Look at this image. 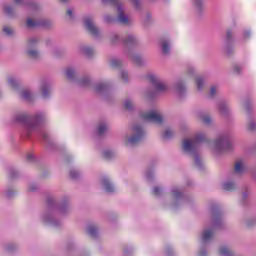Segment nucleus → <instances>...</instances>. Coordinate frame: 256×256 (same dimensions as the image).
Wrapping results in <instances>:
<instances>
[{
  "instance_id": "obj_1",
  "label": "nucleus",
  "mask_w": 256,
  "mask_h": 256,
  "mask_svg": "<svg viewBox=\"0 0 256 256\" xmlns=\"http://www.w3.org/2000/svg\"><path fill=\"white\" fill-rule=\"evenodd\" d=\"M203 141H205V135L197 134L194 138L184 139L182 143L183 151L189 155H194L197 167H201V159H199V156L197 155V148L199 147V143Z\"/></svg>"
},
{
  "instance_id": "obj_2",
  "label": "nucleus",
  "mask_w": 256,
  "mask_h": 256,
  "mask_svg": "<svg viewBox=\"0 0 256 256\" xmlns=\"http://www.w3.org/2000/svg\"><path fill=\"white\" fill-rule=\"evenodd\" d=\"M14 121L24 125L26 133H33L41 124L42 118L41 116L31 117L27 113L20 112L15 114Z\"/></svg>"
},
{
  "instance_id": "obj_3",
  "label": "nucleus",
  "mask_w": 256,
  "mask_h": 256,
  "mask_svg": "<svg viewBox=\"0 0 256 256\" xmlns=\"http://www.w3.org/2000/svg\"><path fill=\"white\" fill-rule=\"evenodd\" d=\"M145 137V130L141 126H134L130 130V136L125 137V145H137Z\"/></svg>"
},
{
  "instance_id": "obj_4",
  "label": "nucleus",
  "mask_w": 256,
  "mask_h": 256,
  "mask_svg": "<svg viewBox=\"0 0 256 256\" xmlns=\"http://www.w3.org/2000/svg\"><path fill=\"white\" fill-rule=\"evenodd\" d=\"M231 148V138L227 135L220 136L214 143H212V149H214V151H229Z\"/></svg>"
},
{
  "instance_id": "obj_5",
  "label": "nucleus",
  "mask_w": 256,
  "mask_h": 256,
  "mask_svg": "<svg viewBox=\"0 0 256 256\" xmlns=\"http://www.w3.org/2000/svg\"><path fill=\"white\" fill-rule=\"evenodd\" d=\"M102 3L114 5L115 7H117L119 23H123L124 25H126V23H129V18L127 17V15H124L123 6L121 5V3H119V0H102Z\"/></svg>"
},
{
  "instance_id": "obj_6",
  "label": "nucleus",
  "mask_w": 256,
  "mask_h": 256,
  "mask_svg": "<svg viewBox=\"0 0 256 256\" xmlns=\"http://www.w3.org/2000/svg\"><path fill=\"white\" fill-rule=\"evenodd\" d=\"M141 117L143 121H147L148 123H156L158 125L163 123V116L157 110H152L147 113H142Z\"/></svg>"
},
{
  "instance_id": "obj_7",
  "label": "nucleus",
  "mask_w": 256,
  "mask_h": 256,
  "mask_svg": "<svg viewBox=\"0 0 256 256\" xmlns=\"http://www.w3.org/2000/svg\"><path fill=\"white\" fill-rule=\"evenodd\" d=\"M148 80L152 83L156 93H163L164 91H167V84L161 81V79L155 76V74H150L148 76Z\"/></svg>"
},
{
  "instance_id": "obj_8",
  "label": "nucleus",
  "mask_w": 256,
  "mask_h": 256,
  "mask_svg": "<svg viewBox=\"0 0 256 256\" xmlns=\"http://www.w3.org/2000/svg\"><path fill=\"white\" fill-rule=\"evenodd\" d=\"M42 221L45 225H50L51 227H57L59 225L57 220L53 218V211L49 210L48 212L44 213L42 216Z\"/></svg>"
},
{
  "instance_id": "obj_9",
  "label": "nucleus",
  "mask_w": 256,
  "mask_h": 256,
  "mask_svg": "<svg viewBox=\"0 0 256 256\" xmlns=\"http://www.w3.org/2000/svg\"><path fill=\"white\" fill-rule=\"evenodd\" d=\"M84 24H85L86 29H88V31H89L92 35H98V34H99V30H98L97 27H95V25L93 24V18H91V17L85 18Z\"/></svg>"
},
{
  "instance_id": "obj_10",
  "label": "nucleus",
  "mask_w": 256,
  "mask_h": 256,
  "mask_svg": "<svg viewBox=\"0 0 256 256\" xmlns=\"http://www.w3.org/2000/svg\"><path fill=\"white\" fill-rule=\"evenodd\" d=\"M40 89H41L42 97H44V99H47V97L51 95V85H49V83L47 82L42 83L40 86Z\"/></svg>"
},
{
  "instance_id": "obj_11",
  "label": "nucleus",
  "mask_w": 256,
  "mask_h": 256,
  "mask_svg": "<svg viewBox=\"0 0 256 256\" xmlns=\"http://www.w3.org/2000/svg\"><path fill=\"white\" fill-rule=\"evenodd\" d=\"M102 185L107 193H113V191H115V186H113L109 178H104L102 180Z\"/></svg>"
},
{
  "instance_id": "obj_12",
  "label": "nucleus",
  "mask_w": 256,
  "mask_h": 256,
  "mask_svg": "<svg viewBox=\"0 0 256 256\" xmlns=\"http://www.w3.org/2000/svg\"><path fill=\"white\" fill-rule=\"evenodd\" d=\"M213 239V229H206L202 233V242L209 243Z\"/></svg>"
},
{
  "instance_id": "obj_13",
  "label": "nucleus",
  "mask_w": 256,
  "mask_h": 256,
  "mask_svg": "<svg viewBox=\"0 0 256 256\" xmlns=\"http://www.w3.org/2000/svg\"><path fill=\"white\" fill-rule=\"evenodd\" d=\"M171 195H172V198L175 199V201H178V199H181V197H183V191L175 187L171 190Z\"/></svg>"
},
{
  "instance_id": "obj_14",
  "label": "nucleus",
  "mask_w": 256,
  "mask_h": 256,
  "mask_svg": "<svg viewBox=\"0 0 256 256\" xmlns=\"http://www.w3.org/2000/svg\"><path fill=\"white\" fill-rule=\"evenodd\" d=\"M136 43H137V38L133 34L128 35L127 39L124 40V45L126 46H133Z\"/></svg>"
},
{
  "instance_id": "obj_15",
  "label": "nucleus",
  "mask_w": 256,
  "mask_h": 256,
  "mask_svg": "<svg viewBox=\"0 0 256 256\" xmlns=\"http://www.w3.org/2000/svg\"><path fill=\"white\" fill-rule=\"evenodd\" d=\"M26 25L30 29H33V27H39V26L43 25V22L33 21V19L28 18V20L26 21Z\"/></svg>"
},
{
  "instance_id": "obj_16",
  "label": "nucleus",
  "mask_w": 256,
  "mask_h": 256,
  "mask_svg": "<svg viewBox=\"0 0 256 256\" xmlns=\"http://www.w3.org/2000/svg\"><path fill=\"white\" fill-rule=\"evenodd\" d=\"M219 111L221 115H227V113H229V105H227V102H221L219 104Z\"/></svg>"
},
{
  "instance_id": "obj_17",
  "label": "nucleus",
  "mask_w": 256,
  "mask_h": 256,
  "mask_svg": "<svg viewBox=\"0 0 256 256\" xmlns=\"http://www.w3.org/2000/svg\"><path fill=\"white\" fill-rule=\"evenodd\" d=\"M21 97H22V99H24L25 101H33V94H32L31 91H29V90H24V91H22Z\"/></svg>"
},
{
  "instance_id": "obj_18",
  "label": "nucleus",
  "mask_w": 256,
  "mask_h": 256,
  "mask_svg": "<svg viewBox=\"0 0 256 256\" xmlns=\"http://www.w3.org/2000/svg\"><path fill=\"white\" fill-rule=\"evenodd\" d=\"M243 171H245V163H243V161L239 160L235 164V172L243 173Z\"/></svg>"
},
{
  "instance_id": "obj_19",
  "label": "nucleus",
  "mask_w": 256,
  "mask_h": 256,
  "mask_svg": "<svg viewBox=\"0 0 256 256\" xmlns=\"http://www.w3.org/2000/svg\"><path fill=\"white\" fill-rule=\"evenodd\" d=\"M96 93H103V91H107V84L100 83L96 85Z\"/></svg>"
},
{
  "instance_id": "obj_20",
  "label": "nucleus",
  "mask_w": 256,
  "mask_h": 256,
  "mask_svg": "<svg viewBox=\"0 0 256 256\" xmlns=\"http://www.w3.org/2000/svg\"><path fill=\"white\" fill-rule=\"evenodd\" d=\"M82 53L86 55L87 57H91L93 55V48L91 47H83L81 49Z\"/></svg>"
},
{
  "instance_id": "obj_21",
  "label": "nucleus",
  "mask_w": 256,
  "mask_h": 256,
  "mask_svg": "<svg viewBox=\"0 0 256 256\" xmlns=\"http://www.w3.org/2000/svg\"><path fill=\"white\" fill-rule=\"evenodd\" d=\"M235 189V184L231 182H226L223 184V190L224 191H233Z\"/></svg>"
},
{
  "instance_id": "obj_22",
  "label": "nucleus",
  "mask_w": 256,
  "mask_h": 256,
  "mask_svg": "<svg viewBox=\"0 0 256 256\" xmlns=\"http://www.w3.org/2000/svg\"><path fill=\"white\" fill-rule=\"evenodd\" d=\"M171 47L169 46V42L168 41H163L162 42V51L164 53V55H167V53H169Z\"/></svg>"
},
{
  "instance_id": "obj_23",
  "label": "nucleus",
  "mask_w": 256,
  "mask_h": 256,
  "mask_svg": "<svg viewBox=\"0 0 256 256\" xmlns=\"http://www.w3.org/2000/svg\"><path fill=\"white\" fill-rule=\"evenodd\" d=\"M196 85H197L198 91H201V89H203V86L205 85V82L203 81V78L197 77L196 78Z\"/></svg>"
},
{
  "instance_id": "obj_24",
  "label": "nucleus",
  "mask_w": 256,
  "mask_h": 256,
  "mask_svg": "<svg viewBox=\"0 0 256 256\" xmlns=\"http://www.w3.org/2000/svg\"><path fill=\"white\" fill-rule=\"evenodd\" d=\"M219 253L222 256H228V255H231V250H229V248L223 246L220 248Z\"/></svg>"
},
{
  "instance_id": "obj_25",
  "label": "nucleus",
  "mask_w": 256,
  "mask_h": 256,
  "mask_svg": "<svg viewBox=\"0 0 256 256\" xmlns=\"http://www.w3.org/2000/svg\"><path fill=\"white\" fill-rule=\"evenodd\" d=\"M107 131V124L105 123H101L98 126V133L99 135H103V133H105Z\"/></svg>"
},
{
  "instance_id": "obj_26",
  "label": "nucleus",
  "mask_w": 256,
  "mask_h": 256,
  "mask_svg": "<svg viewBox=\"0 0 256 256\" xmlns=\"http://www.w3.org/2000/svg\"><path fill=\"white\" fill-rule=\"evenodd\" d=\"M65 73H66V77L68 79H73V77L75 75V70H73V68H67Z\"/></svg>"
},
{
  "instance_id": "obj_27",
  "label": "nucleus",
  "mask_w": 256,
  "mask_h": 256,
  "mask_svg": "<svg viewBox=\"0 0 256 256\" xmlns=\"http://www.w3.org/2000/svg\"><path fill=\"white\" fill-rule=\"evenodd\" d=\"M172 135H173V130L166 129L165 132L163 133L162 137H163V139H171Z\"/></svg>"
},
{
  "instance_id": "obj_28",
  "label": "nucleus",
  "mask_w": 256,
  "mask_h": 256,
  "mask_svg": "<svg viewBox=\"0 0 256 256\" xmlns=\"http://www.w3.org/2000/svg\"><path fill=\"white\" fill-rule=\"evenodd\" d=\"M201 121H203V123H205L206 125H209V123H211V117H209V115H205L202 114L200 116Z\"/></svg>"
},
{
  "instance_id": "obj_29",
  "label": "nucleus",
  "mask_w": 256,
  "mask_h": 256,
  "mask_svg": "<svg viewBox=\"0 0 256 256\" xmlns=\"http://www.w3.org/2000/svg\"><path fill=\"white\" fill-rule=\"evenodd\" d=\"M88 234L91 235V237H95L97 235V228L95 226L88 227Z\"/></svg>"
},
{
  "instance_id": "obj_30",
  "label": "nucleus",
  "mask_w": 256,
  "mask_h": 256,
  "mask_svg": "<svg viewBox=\"0 0 256 256\" xmlns=\"http://www.w3.org/2000/svg\"><path fill=\"white\" fill-rule=\"evenodd\" d=\"M8 84H9L10 87H12V88L17 87V79H15L14 77L8 78Z\"/></svg>"
},
{
  "instance_id": "obj_31",
  "label": "nucleus",
  "mask_w": 256,
  "mask_h": 256,
  "mask_svg": "<svg viewBox=\"0 0 256 256\" xmlns=\"http://www.w3.org/2000/svg\"><path fill=\"white\" fill-rule=\"evenodd\" d=\"M124 107L125 109L131 110L133 109V101L127 99L124 101Z\"/></svg>"
},
{
  "instance_id": "obj_32",
  "label": "nucleus",
  "mask_w": 256,
  "mask_h": 256,
  "mask_svg": "<svg viewBox=\"0 0 256 256\" xmlns=\"http://www.w3.org/2000/svg\"><path fill=\"white\" fill-rule=\"evenodd\" d=\"M4 13L6 15H13V7H11L9 5H5L4 6Z\"/></svg>"
},
{
  "instance_id": "obj_33",
  "label": "nucleus",
  "mask_w": 256,
  "mask_h": 256,
  "mask_svg": "<svg viewBox=\"0 0 256 256\" xmlns=\"http://www.w3.org/2000/svg\"><path fill=\"white\" fill-rule=\"evenodd\" d=\"M133 61L134 63H137V65H141V63H143V58H141V56H134Z\"/></svg>"
},
{
  "instance_id": "obj_34",
  "label": "nucleus",
  "mask_w": 256,
  "mask_h": 256,
  "mask_svg": "<svg viewBox=\"0 0 256 256\" xmlns=\"http://www.w3.org/2000/svg\"><path fill=\"white\" fill-rule=\"evenodd\" d=\"M28 55L35 59L36 57L39 56V52H37L36 50H30V51H28Z\"/></svg>"
},
{
  "instance_id": "obj_35",
  "label": "nucleus",
  "mask_w": 256,
  "mask_h": 256,
  "mask_svg": "<svg viewBox=\"0 0 256 256\" xmlns=\"http://www.w3.org/2000/svg\"><path fill=\"white\" fill-rule=\"evenodd\" d=\"M70 176L72 177V179H77V177H79V171L77 170L70 171Z\"/></svg>"
},
{
  "instance_id": "obj_36",
  "label": "nucleus",
  "mask_w": 256,
  "mask_h": 256,
  "mask_svg": "<svg viewBox=\"0 0 256 256\" xmlns=\"http://www.w3.org/2000/svg\"><path fill=\"white\" fill-rule=\"evenodd\" d=\"M3 31L6 33V35H11V33H13V29H11L9 26L4 27Z\"/></svg>"
},
{
  "instance_id": "obj_37",
  "label": "nucleus",
  "mask_w": 256,
  "mask_h": 256,
  "mask_svg": "<svg viewBox=\"0 0 256 256\" xmlns=\"http://www.w3.org/2000/svg\"><path fill=\"white\" fill-rule=\"evenodd\" d=\"M176 89L178 93H183V91H185V86H183L182 84H177Z\"/></svg>"
},
{
  "instance_id": "obj_38",
  "label": "nucleus",
  "mask_w": 256,
  "mask_h": 256,
  "mask_svg": "<svg viewBox=\"0 0 256 256\" xmlns=\"http://www.w3.org/2000/svg\"><path fill=\"white\" fill-rule=\"evenodd\" d=\"M153 195H156V196L161 195V188H159V187H154V188H153Z\"/></svg>"
},
{
  "instance_id": "obj_39",
  "label": "nucleus",
  "mask_w": 256,
  "mask_h": 256,
  "mask_svg": "<svg viewBox=\"0 0 256 256\" xmlns=\"http://www.w3.org/2000/svg\"><path fill=\"white\" fill-rule=\"evenodd\" d=\"M128 77L129 73H127V71H122L121 78L123 79V81H127Z\"/></svg>"
},
{
  "instance_id": "obj_40",
  "label": "nucleus",
  "mask_w": 256,
  "mask_h": 256,
  "mask_svg": "<svg viewBox=\"0 0 256 256\" xmlns=\"http://www.w3.org/2000/svg\"><path fill=\"white\" fill-rule=\"evenodd\" d=\"M37 42V38H31L28 42L29 47H33L35 43Z\"/></svg>"
},
{
  "instance_id": "obj_41",
  "label": "nucleus",
  "mask_w": 256,
  "mask_h": 256,
  "mask_svg": "<svg viewBox=\"0 0 256 256\" xmlns=\"http://www.w3.org/2000/svg\"><path fill=\"white\" fill-rule=\"evenodd\" d=\"M217 93V87L212 86L210 89V96L213 97Z\"/></svg>"
},
{
  "instance_id": "obj_42",
  "label": "nucleus",
  "mask_w": 256,
  "mask_h": 256,
  "mask_svg": "<svg viewBox=\"0 0 256 256\" xmlns=\"http://www.w3.org/2000/svg\"><path fill=\"white\" fill-rule=\"evenodd\" d=\"M152 177H153V171L146 172V179H148V181H151Z\"/></svg>"
},
{
  "instance_id": "obj_43",
  "label": "nucleus",
  "mask_w": 256,
  "mask_h": 256,
  "mask_svg": "<svg viewBox=\"0 0 256 256\" xmlns=\"http://www.w3.org/2000/svg\"><path fill=\"white\" fill-rule=\"evenodd\" d=\"M219 225V216H216L213 220V228L217 227Z\"/></svg>"
},
{
  "instance_id": "obj_44",
  "label": "nucleus",
  "mask_w": 256,
  "mask_h": 256,
  "mask_svg": "<svg viewBox=\"0 0 256 256\" xmlns=\"http://www.w3.org/2000/svg\"><path fill=\"white\" fill-rule=\"evenodd\" d=\"M120 61L119 60H112L111 61V65H112V67H117V66H119L120 65Z\"/></svg>"
},
{
  "instance_id": "obj_45",
  "label": "nucleus",
  "mask_w": 256,
  "mask_h": 256,
  "mask_svg": "<svg viewBox=\"0 0 256 256\" xmlns=\"http://www.w3.org/2000/svg\"><path fill=\"white\" fill-rule=\"evenodd\" d=\"M103 155H104V157H105L106 159H110L112 153H111V151H104Z\"/></svg>"
},
{
  "instance_id": "obj_46",
  "label": "nucleus",
  "mask_w": 256,
  "mask_h": 256,
  "mask_svg": "<svg viewBox=\"0 0 256 256\" xmlns=\"http://www.w3.org/2000/svg\"><path fill=\"white\" fill-rule=\"evenodd\" d=\"M248 129H250L251 131H253V129H255V122H250Z\"/></svg>"
},
{
  "instance_id": "obj_47",
  "label": "nucleus",
  "mask_w": 256,
  "mask_h": 256,
  "mask_svg": "<svg viewBox=\"0 0 256 256\" xmlns=\"http://www.w3.org/2000/svg\"><path fill=\"white\" fill-rule=\"evenodd\" d=\"M27 159L28 161H33V159H35V156L33 154H28Z\"/></svg>"
},
{
  "instance_id": "obj_48",
  "label": "nucleus",
  "mask_w": 256,
  "mask_h": 256,
  "mask_svg": "<svg viewBox=\"0 0 256 256\" xmlns=\"http://www.w3.org/2000/svg\"><path fill=\"white\" fill-rule=\"evenodd\" d=\"M135 7H139V0H130Z\"/></svg>"
},
{
  "instance_id": "obj_49",
  "label": "nucleus",
  "mask_w": 256,
  "mask_h": 256,
  "mask_svg": "<svg viewBox=\"0 0 256 256\" xmlns=\"http://www.w3.org/2000/svg\"><path fill=\"white\" fill-rule=\"evenodd\" d=\"M67 15H69V17H73V11L71 9H69L67 11Z\"/></svg>"
},
{
  "instance_id": "obj_50",
  "label": "nucleus",
  "mask_w": 256,
  "mask_h": 256,
  "mask_svg": "<svg viewBox=\"0 0 256 256\" xmlns=\"http://www.w3.org/2000/svg\"><path fill=\"white\" fill-rule=\"evenodd\" d=\"M249 35H250V33H249V32H244V35H243L244 39L249 38Z\"/></svg>"
},
{
  "instance_id": "obj_51",
  "label": "nucleus",
  "mask_w": 256,
  "mask_h": 256,
  "mask_svg": "<svg viewBox=\"0 0 256 256\" xmlns=\"http://www.w3.org/2000/svg\"><path fill=\"white\" fill-rule=\"evenodd\" d=\"M14 3H16V5H19L20 3H23V0H14Z\"/></svg>"
},
{
  "instance_id": "obj_52",
  "label": "nucleus",
  "mask_w": 256,
  "mask_h": 256,
  "mask_svg": "<svg viewBox=\"0 0 256 256\" xmlns=\"http://www.w3.org/2000/svg\"><path fill=\"white\" fill-rule=\"evenodd\" d=\"M105 21H107L108 23H110V21H113V19L109 18V16L105 17Z\"/></svg>"
},
{
  "instance_id": "obj_53",
  "label": "nucleus",
  "mask_w": 256,
  "mask_h": 256,
  "mask_svg": "<svg viewBox=\"0 0 256 256\" xmlns=\"http://www.w3.org/2000/svg\"><path fill=\"white\" fill-rule=\"evenodd\" d=\"M227 38H228V39H231V32H228V33H227Z\"/></svg>"
},
{
  "instance_id": "obj_54",
  "label": "nucleus",
  "mask_w": 256,
  "mask_h": 256,
  "mask_svg": "<svg viewBox=\"0 0 256 256\" xmlns=\"http://www.w3.org/2000/svg\"><path fill=\"white\" fill-rule=\"evenodd\" d=\"M196 7H199V0H196Z\"/></svg>"
},
{
  "instance_id": "obj_55",
  "label": "nucleus",
  "mask_w": 256,
  "mask_h": 256,
  "mask_svg": "<svg viewBox=\"0 0 256 256\" xmlns=\"http://www.w3.org/2000/svg\"><path fill=\"white\" fill-rule=\"evenodd\" d=\"M82 85H87V82L85 80L82 81Z\"/></svg>"
},
{
  "instance_id": "obj_56",
  "label": "nucleus",
  "mask_w": 256,
  "mask_h": 256,
  "mask_svg": "<svg viewBox=\"0 0 256 256\" xmlns=\"http://www.w3.org/2000/svg\"><path fill=\"white\" fill-rule=\"evenodd\" d=\"M30 191H35V188H30Z\"/></svg>"
},
{
  "instance_id": "obj_57",
  "label": "nucleus",
  "mask_w": 256,
  "mask_h": 256,
  "mask_svg": "<svg viewBox=\"0 0 256 256\" xmlns=\"http://www.w3.org/2000/svg\"><path fill=\"white\" fill-rule=\"evenodd\" d=\"M62 1V3H65V1H67V0H61Z\"/></svg>"
},
{
  "instance_id": "obj_58",
  "label": "nucleus",
  "mask_w": 256,
  "mask_h": 256,
  "mask_svg": "<svg viewBox=\"0 0 256 256\" xmlns=\"http://www.w3.org/2000/svg\"><path fill=\"white\" fill-rule=\"evenodd\" d=\"M60 211H63V207H60Z\"/></svg>"
},
{
  "instance_id": "obj_59",
  "label": "nucleus",
  "mask_w": 256,
  "mask_h": 256,
  "mask_svg": "<svg viewBox=\"0 0 256 256\" xmlns=\"http://www.w3.org/2000/svg\"><path fill=\"white\" fill-rule=\"evenodd\" d=\"M200 256H205V255H203V254H200Z\"/></svg>"
}]
</instances>
